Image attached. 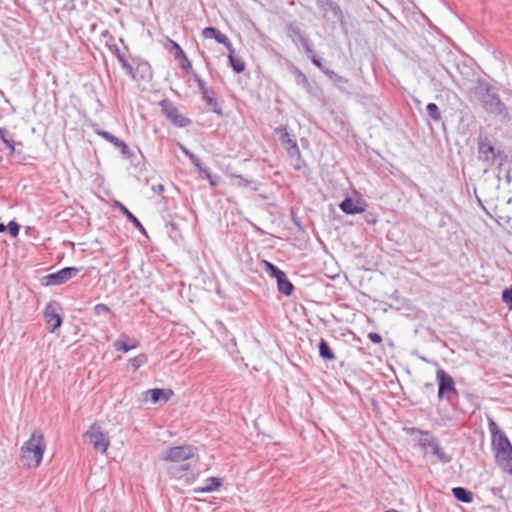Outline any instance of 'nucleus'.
Here are the masks:
<instances>
[{
    "instance_id": "obj_38",
    "label": "nucleus",
    "mask_w": 512,
    "mask_h": 512,
    "mask_svg": "<svg viewBox=\"0 0 512 512\" xmlns=\"http://www.w3.org/2000/svg\"><path fill=\"white\" fill-rule=\"evenodd\" d=\"M169 43L171 44L170 52L173 53L174 58L176 60H178L180 58H184L185 52L183 51L181 46L173 40H169Z\"/></svg>"
},
{
    "instance_id": "obj_25",
    "label": "nucleus",
    "mask_w": 512,
    "mask_h": 512,
    "mask_svg": "<svg viewBox=\"0 0 512 512\" xmlns=\"http://www.w3.org/2000/svg\"><path fill=\"white\" fill-rule=\"evenodd\" d=\"M136 80H150L152 78L151 66L147 61L140 60L135 68Z\"/></svg>"
},
{
    "instance_id": "obj_54",
    "label": "nucleus",
    "mask_w": 512,
    "mask_h": 512,
    "mask_svg": "<svg viewBox=\"0 0 512 512\" xmlns=\"http://www.w3.org/2000/svg\"><path fill=\"white\" fill-rule=\"evenodd\" d=\"M188 158L194 166H198L200 159L194 153H191Z\"/></svg>"
},
{
    "instance_id": "obj_34",
    "label": "nucleus",
    "mask_w": 512,
    "mask_h": 512,
    "mask_svg": "<svg viewBox=\"0 0 512 512\" xmlns=\"http://www.w3.org/2000/svg\"><path fill=\"white\" fill-rule=\"evenodd\" d=\"M322 73H324L331 81H333L335 84L345 83L347 84L349 81L348 79L344 78L343 76L339 75L335 71L323 66V69H320Z\"/></svg>"
},
{
    "instance_id": "obj_22",
    "label": "nucleus",
    "mask_w": 512,
    "mask_h": 512,
    "mask_svg": "<svg viewBox=\"0 0 512 512\" xmlns=\"http://www.w3.org/2000/svg\"><path fill=\"white\" fill-rule=\"evenodd\" d=\"M276 283L279 293L285 296L292 295L295 288L293 283L288 279L286 273H283L279 278H277Z\"/></svg>"
},
{
    "instance_id": "obj_44",
    "label": "nucleus",
    "mask_w": 512,
    "mask_h": 512,
    "mask_svg": "<svg viewBox=\"0 0 512 512\" xmlns=\"http://www.w3.org/2000/svg\"><path fill=\"white\" fill-rule=\"evenodd\" d=\"M192 76H193L194 81L197 83V86L201 93L204 92L205 89L210 88L209 86H207L206 82L196 72H193Z\"/></svg>"
},
{
    "instance_id": "obj_9",
    "label": "nucleus",
    "mask_w": 512,
    "mask_h": 512,
    "mask_svg": "<svg viewBox=\"0 0 512 512\" xmlns=\"http://www.w3.org/2000/svg\"><path fill=\"white\" fill-rule=\"evenodd\" d=\"M79 272H80V268H78V267H74V266L64 267L56 272L49 273V274L45 275L44 277H42L41 284L43 286L62 285L64 283L68 282L69 280H71L72 278L76 277Z\"/></svg>"
},
{
    "instance_id": "obj_48",
    "label": "nucleus",
    "mask_w": 512,
    "mask_h": 512,
    "mask_svg": "<svg viewBox=\"0 0 512 512\" xmlns=\"http://www.w3.org/2000/svg\"><path fill=\"white\" fill-rule=\"evenodd\" d=\"M182 63H181V68L185 71H189L192 69V63L191 61L188 59L187 55L185 54L184 55V58H180L179 59Z\"/></svg>"
},
{
    "instance_id": "obj_12",
    "label": "nucleus",
    "mask_w": 512,
    "mask_h": 512,
    "mask_svg": "<svg viewBox=\"0 0 512 512\" xmlns=\"http://www.w3.org/2000/svg\"><path fill=\"white\" fill-rule=\"evenodd\" d=\"M173 395V390L169 388L148 389L141 394L143 402L150 401L152 404H165L171 399Z\"/></svg>"
},
{
    "instance_id": "obj_35",
    "label": "nucleus",
    "mask_w": 512,
    "mask_h": 512,
    "mask_svg": "<svg viewBox=\"0 0 512 512\" xmlns=\"http://www.w3.org/2000/svg\"><path fill=\"white\" fill-rule=\"evenodd\" d=\"M128 362L135 372L148 362V357L145 353H140L137 356L130 358Z\"/></svg>"
},
{
    "instance_id": "obj_59",
    "label": "nucleus",
    "mask_w": 512,
    "mask_h": 512,
    "mask_svg": "<svg viewBox=\"0 0 512 512\" xmlns=\"http://www.w3.org/2000/svg\"><path fill=\"white\" fill-rule=\"evenodd\" d=\"M426 387L433 388V384L432 383H427Z\"/></svg>"
},
{
    "instance_id": "obj_47",
    "label": "nucleus",
    "mask_w": 512,
    "mask_h": 512,
    "mask_svg": "<svg viewBox=\"0 0 512 512\" xmlns=\"http://www.w3.org/2000/svg\"><path fill=\"white\" fill-rule=\"evenodd\" d=\"M291 220L293 224L298 228V230L304 231L300 218L296 215V213L293 210H291Z\"/></svg>"
},
{
    "instance_id": "obj_3",
    "label": "nucleus",
    "mask_w": 512,
    "mask_h": 512,
    "mask_svg": "<svg viewBox=\"0 0 512 512\" xmlns=\"http://www.w3.org/2000/svg\"><path fill=\"white\" fill-rule=\"evenodd\" d=\"M409 434H420L418 439V445L421 449H430V454L435 458V461L446 465L452 461V456L446 453L443 447H441L439 439L436 436L430 434L428 430H421L416 427L408 428Z\"/></svg>"
},
{
    "instance_id": "obj_57",
    "label": "nucleus",
    "mask_w": 512,
    "mask_h": 512,
    "mask_svg": "<svg viewBox=\"0 0 512 512\" xmlns=\"http://www.w3.org/2000/svg\"><path fill=\"white\" fill-rule=\"evenodd\" d=\"M7 230V225H5L4 223L0 222V233H3Z\"/></svg>"
},
{
    "instance_id": "obj_37",
    "label": "nucleus",
    "mask_w": 512,
    "mask_h": 512,
    "mask_svg": "<svg viewBox=\"0 0 512 512\" xmlns=\"http://www.w3.org/2000/svg\"><path fill=\"white\" fill-rule=\"evenodd\" d=\"M92 311L95 316H107L110 314L113 315L111 309L106 304L103 303L96 304L93 307Z\"/></svg>"
},
{
    "instance_id": "obj_33",
    "label": "nucleus",
    "mask_w": 512,
    "mask_h": 512,
    "mask_svg": "<svg viewBox=\"0 0 512 512\" xmlns=\"http://www.w3.org/2000/svg\"><path fill=\"white\" fill-rule=\"evenodd\" d=\"M262 266L265 272L275 280L279 278L283 273H285L283 270H281L279 267H277L275 264L271 263L268 260H262Z\"/></svg>"
},
{
    "instance_id": "obj_20",
    "label": "nucleus",
    "mask_w": 512,
    "mask_h": 512,
    "mask_svg": "<svg viewBox=\"0 0 512 512\" xmlns=\"http://www.w3.org/2000/svg\"><path fill=\"white\" fill-rule=\"evenodd\" d=\"M223 479L220 477H208L205 479V486L195 487L193 491L197 494L212 493L222 486Z\"/></svg>"
},
{
    "instance_id": "obj_11",
    "label": "nucleus",
    "mask_w": 512,
    "mask_h": 512,
    "mask_svg": "<svg viewBox=\"0 0 512 512\" xmlns=\"http://www.w3.org/2000/svg\"><path fill=\"white\" fill-rule=\"evenodd\" d=\"M194 456L193 449L189 445L175 446L165 451L163 460L172 463H183Z\"/></svg>"
},
{
    "instance_id": "obj_58",
    "label": "nucleus",
    "mask_w": 512,
    "mask_h": 512,
    "mask_svg": "<svg viewBox=\"0 0 512 512\" xmlns=\"http://www.w3.org/2000/svg\"><path fill=\"white\" fill-rule=\"evenodd\" d=\"M41 5L47 4L50 0H38Z\"/></svg>"
},
{
    "instance_id": "obj_56",
    "label": "nucleus",
    "mask_w": 512,
    "mask_h": 512,
    "mask_svg": "<svg viewBox=\"0 0 512 512\" xmlns=\"http://www.w3.org/2000/svg\"><path fill=\"white\" fill-rule=\"evenodd\" d=\"M64 8L67 10H71L75 8V0H68L67 3L64 5Z\"/></svg>"
},
{
    "instance_id": "obj_10",
    "label": "nucleus",
    "mask_w": 512,
    "mask_h": 512,
    "mask_svg": "<svg viewBox=\"0 0 512 512\" xmlns=\"http://www.w3.org/2000/svg\"><path fill=\"white\" fill-rule=\"evenodd\" d=\"M85 436L88 437L89 442L92 444L95 451L100 453H106L109 447V438L106 433L102 431L99 424L93 423Z\"/></svg>"
},
{
    "instance_id": "obj_36",
    "label": "nucleus",
    "mask_w": 512,
    "mask_h": 512,
    "mask_svg": "<svg viewBox=\"0 0 512 512\" xmlns=\"http://www.w3.org/2000/svg\"><path fill=\"white\" fill-rule=\"evenodd\" d=\"M426 111H427V114L429 115V117L434 122H440L441 121L442 116H441V112H440L439 107L437 106V104H435L433 102L428 103L427 106H426Z\"/></svg>"
},
{
    "instance_id": "obj_43",
    "label": "nucleus",
    "mask_w": 512,
    "mask_h": 512,
    "mask_svg": "<svg viewBox=\"0 0 512 512\" xmlns=\"http://www.w3.org/2000/svg\"><path fill=\"white\" fill-rule=\"evenodd\" d=\"M231 177L238 180L237 185L239 187H249L252 184H256L253 180H248L244 176L239 175V174H232Z\"/></svg>"
},
{
    "instance_id": "obj_19",
    "label": "nucleus",
    "mask_w": 512,
    "mask_h": 512,
    "mask_svg": "<svg viewBox=\"0 0 512 512\" xmlns=\"http://www.w3.org/2000/svg\"><path fill=\"white\" fill-rule=\"evenodd\" d=\"M114 207H116L141 234L147 235L145 227L123 203L120 201H114Z\"/></svg>"
},
{
    "instance_id": "obj_27",
    "label": "nucleus",
    "mask_w": 512,
    "mask_h": 512,
    "mask_svg": "<svg viewBox=\"0 0 512 512\" xmlns=\"http://www.w3.org/2000/svg\"><path fill=\"white\" fill-rule=\"evenodd\" d=\"M0 139L8 150L9 155H13L15 153V140L13 134L10 133L7 128L0 127Z\"/></svg>"
},
{
    "instance_id": "obj_45",
    "label": "nucleus",
    "mask_w": 512,
    "mask_h": 512,
    "mask_svg": "<svg viewBox=\"0 0 512 512\" xmlns=\"http://www.w3.org/2000/svg\"><path fill=\"white\" fill-rule=\"evenodd\" d=\"M292 166L294 170L301 171L303 168L306 167V163L300 155L299 158H295V162L292 164Z\"/></svg>"
},
{
    "instance_id": "obj_51",
    "label": "nucleus",
    "mask_w": 512,
    "mask_h": 512,
    "mask_svg": "<svg viewBox=\"0 0 512 512\" xmlns=\"http://www.w3.org/2000/svg\"><path fill=\"white\" fill-rule=\"evenodd\" d=\"M222 45H224L225 48L228 50V55H231V51L235 52V49L228 37L226 38V42L222 43Z\"/></svg>"
},
{
    "instance_id": "obj_41",
    "label": "nucleus",
    "mask_w": 512,
    "mask_h": 512,
    "mask_svg": "<svg viewBox=\"0 0 512 512\" xmlns=\"http://www.w3.org/2000/svg\"><path fill=\"white\" fill-rule=\"evenodd\" d=\"M121 64V67L125 70L126 74L132 79V80H136V73H135V69L133 68V66L128 62V60H124L122 61Z\"/></svg>"
},
{
    "instance_id": "obj_42",
    "label": "nucleus",
    "mask_w": 512,
    "mask_h": 512,
    "mask_svg": "<svg viewBox=\"0 0 512 512\" xmlns=\"http://www.w3.org/2000/svg\"><path fill=\"white\" fill-rule=\"evenodd\" d=\"M286 151H287V154L289 155V157L293 158V159L299 158V156L301 155V152H300L297 142L292 143L291 146H287Z\"/></svg>"
},
{
    "instance_id": "obj_24",
    "label": "nucleus",
    "mask_w": 512,
    "mask_h": 512,
    "mask_svg": "<svg viewBox=\"0 0 512 512\" xmlns=\"http://www.w3.org/2000/svg\"><path fill=\"white\" fill-rule=\"evenodd\" d=\"M317 346H318L319 356L323 360L334 361L336 359L335 353L331 349L329 343L324 338L320 339Z\"/></svg>"
},
{
    "instance_id": "obj_53",
    "label": "nucleus",
    "mask_w": 512,
    "mask_h": 512,
    "mask_svg": "<svg viewBox=\"0 0 512 512\" xmlns=\"http://www.w3.org/2000/svg\"><path fill=\"white\" fill-rule=\"evenodd\" d=\"M152 190L157 193V194H161L164 192L165 188H164V185L162 184H157L155 186H152Z\"/></svg>"
},
{
    "instance_id": "obj_46",
    "label": "nucleus",
    "mask_w": 512,
    "mask_h": 512,
    "mask_svg": "<svg viewBox=\"0 0 512 512\" xmlns=\"http://www.w3.org/2000/svg\"><path fill=\"white\" fill-rule=\"evenodd\" d=\"M367 338L374 344H380L382 342V336L376 332H370Z\"/></svg>"
},
{
    "instance_id": "obj_5",
    "label": "nucleus",
    "mask_w": 512,
    "mask_h": 512,
    "mask_svg": "<svg viewBox=\"0 0 512 512\" xmlns=\"http://www.w3.org/2000/svg\"><path fill=\"white\" fill-rule=\"evenodd\" d=\"M46 449L44 436L38 429L34 430L30 438L23 444L21 451L24 459H33L34 466L38 467L43 459Z\"/></svg>"
},
{
    "instance_id": "obj_32",
    "label": "nucleus",
    "mask_w": 512,
    "mask_h": 512,
    "mask_svg": "<svg viewBox=\"0 0 512 512\" xmlns=\"http://www.w3.org/2000/svg\"><path fill=\"white\" fill-rule=\"evenodd\" d=\"M275 133L279 136V140L285 148L296 143V140L290 135L286 126H279L275 129Z\"/></svg>"
},
{
    "instance_id": "obj_17",
    "label": "nucleus",
    "mask_w": 512,
    "mask_h": 512,
    "mask_svg": "<svg viewBox=\"0 0 512 512\" xmlns=\"http://www.w3.org/2000/svg\"><path fill=\"white\" fill-rule=\"evenodd\" d=\"M365 204L355 201L351 197H345L339 204L340 209L347 215H356L365 211Z\"/></svg>"
},
{
    "instance_id": "obj_39",
    "label": "nucleus",
    "mask_w": 512,
    "mask_h": 512,
    "mask_svg": "<svg viewBox=\"0 0 512 512\" xmlns=\"http://www.w3.org/2000/svg\"><path fill=\"white\" fill-rule=\"evenodd\" d=\"M12 237H17L20 232V225L15 221L11 220L7 224V230Z\"/></svg>"
},
{
    "instance_id": "obj_14",
    "label": "nucleus",
    "mask_w": 512,
    "mask_h": 512,
    "mask_svg": "<svg viewBox=\"0 0 512 512\" xmlns=\"http://www.w3.org/2000/svg\"><path fill=\"white\" fill-rule=\"evenodd\" d=\"M96 133L104 138L106 141L113 144L116 148L120 150L121 155L125 159H132L135 157V153L128 147V145L118 137L114 136L108 131L105 130H96Z\"/></svg>"
},
{
    "instance_id": "obj_28",
    "label": "nucleus",
    "mask_w": 512,
    "mask_h": 512,
    "mask_svg": "<svg viewBox=\"0 0 512 512\" xmlns=\"http://www.w3.org/2000/svg\"><path fill=\"white\" fill-rule=\"evenodd\" d=\"M128 337L125 334H122L117 340L114 341L113 346L117 351H121L123 353L129 352L135 349L138 346V343L135 342L133 344H129L127 342Z\"/></svg>"
},
{
    "instance_id": "obj_1",
    "label": "nucleus",
    "mask_w": 512,
    "mask_h": 512,
    "mask_svg": "<svg viewBox=\"0 0 512 512\" xmlns=\"http://www.w3.org/2000/svg\"><path fill=\"white\" fill-rule=\"evenodd\" d=\"M488 429L497 465L502 471L512 474V444L509 438L491 417H488Z\"/></svg>"
},
{
    "instance_id": "obj_4",
    "label": "nucleus",
    "mask_w": 512,
    "mask_h": 512,
    "mask_svg": "<svg viewBox=\"0 0 512 512\" xmlns=\"http://www.w3.org/2000/svg\"><path fill=\"white\" fill-rule=\"evenodd\" d=\"M316 6L322 12V17L326 22L339 24L342 32L347 33L345 13L338 2L334 0H316Z\"/></svg>"
},
{
    "instance_id": "obj_50",
    "label": "nucleus",
    "mask_w": 512,
    "mask_h": 512,
    "mask_svg": "<svg viewBox=\"0 0 512 512\" xmlns=\"http://www.w3.org/2000/svg\"><path fill=\"white\" fill-rule=\"evenodd\" d=\"M203 176H204L206 179H208V180H209V182H210V184H211L212 186H217L218 182H217V180H215V179L213 178V176H212V174H211L210 169H208V170H207V173H204V174H203Z\"/></svg>"
},
{
    "instance_id": "obj_60",
    "label": "nucleus",
    "mask_w": 512,
    "mask_h": 512,
    "mask_svg": "<svg viewBox=\"0 0 512 512\" xmlns=\"http://www.w3.org/2000/svg\"><path fill=\"white\" fill-rule=\"evenodd\" d=\"M367 222H369V223H375V222H376V220H375V219H373V220H367Z\"/></svg>"
},
{
    "instance_id": "obj_23",
    "label": "nucleus",
    "mask_w": 512,
    "mask_h": 512,
    "mask_svg": "<svg viewBox=\"0 0 512 512\" xmlns=\"http://www.w3.org/2000/svg\"><path fill=\"white\" fill-rule=\"evenodd\" d=\"M302 47H303L307 57L313 63V65H315L319 70L323 69L324 65L322 63V59L315 53L311 40L304 41V43L302 44Z\"/></svg>"
},
{
    "instance_id": "obj_31",
    "label": "nucleus",
    "mask_w": 512,
    "mask_h": 512,
    "mask_svg": "<svg viewBox=\"0 0 512 512\" xmlns=\"http://www.w3.org/2000/svg\"><path fill=\"white\" fill-rule=\"evenodd\" d=\"M292 73L295 76L297 85H301L308 93H311L312 85L310 84L307 76L297 67H293Z\"/></svg>"
},
{
    "instance_id": "obj_21",
    "label": "nucleus",
    "mask_w": 512,
    "mask_h": 512,
    "mask_svg": "<svg viewBox=\"0 0 512 512\" xmlns=\"http://www.w3.org/2000/svg\"><path fill=\"white\" fill-rule=\"evenodd\" d=\"M452 495L457 501L465 504H470L474 500V494L467 488L460 486L452 488Z\"/></svg>"
},
{
    "instance_id": "obj_15",
    "label": "nucleus",
    "mask_w": 512,
    "mask_h": 512,
    "mask_svg": "<svg viewBox=\"0 0 512 512\" xmlns=\"http://www.w3.org/2000/svg\"><path fill=\"white\" fill-rule=\"evenodd\" d=\"M285 31L286 36L290 38L295 45L298 43L302 45L304 41L310 40L309 37L304 32H302L299 24L295 21L286 23Z\"/></svg>"
},
{
    "instance_id": "obj_61",
    "label": "nucleus",
    "mask_w": 512,
    "mask_h": 512,
    "mask_svg": "<svg viewBox=\"0 0 512 512\" xmlns=\"http://www.w3.org/2000/svg\"><path fill=\"white\" fill-rule=\"evenodd\" d=\"M100 512H106V511H104V510H101Z\"/></svg>"
},
{
    "instance_id": "obj_6",
    "label": "nucleus",
    "mask_w": 512,
    "mask_h": 512,
    "mask_svg": "<svg viewBox=\"0 0 512 512\" xmlns=\"http://www.w3.org/2000/svg\"><path fill=\"white\" fill-rule=\"evenodd\" d=\"M436 381L438 384V399L450 401L459 396L453 377L443 368L436 371Z\"/></svg>"
},
{
    "instance_id": "obj_18",
    "label": "nucleus",
    "mask_w": 512,
    "mask_h": 512,
    "mask_svg": "<svg viewBox=\"0 0 512 512\" xmlns=\"http://www.w3.org/2000/svg\"><path fill=\"white\" fill-rule=\"evenodd\" d=\"M202 94V99L206 103V105L209 107L210 111L217 114L218 116L223 115L222 107L216 98V93L213 90V88L205 89Z\"/></svg>"
},
{
    "instance_id": "obj_7",
    "label": "nucleus",
    "mask_w": 512,
    "mask_h": 512,
    "mask_svg": "<svg viewBox=\"0 0 512 512\" xmlns=\"http://www.w3.org/2000/svg\"><path fill=\"white\" fill-rule=\"evenodd\" d=\"M479 160L492 164L497 158H502L504 152L496 148L488 135H480L477 141Z\"/></svg>"
},
{
    "instance_id": "obj_55",
    "label": "nucleus",
    "mask_w": 512,
    "mask_h": 512,
    "mask_svg": "<svg viewBox=\"0 0 512 512\" xmlns=\"http://www.w3.org/2000/svg\"><path fill=\"white\" fill-rule=\"evenodd\" d=\"M178 147L179 149L182 151V153L185 155V156H189L192 152L187 148L185 147L183 144L181 143H178Z\"/></svg>"
},
{
    "instance_id": "obj_30",
    "label": "nucleus",
    "mask_w": 512,
    "mask_h": 512,
    "mask_svg": "<svg viewBox=\"0 0 512 512\" xmlns=\"http://www.w3.org/2000/svg\"><path fill=\"white\" fill-rule=\"evenodd\" d=\"M228 62L229 66L236 74H240L245 71L246 64L244 60L236 56L235 52L231 51V55H228Z\"/></svg>"
},
{
    "instance_id": "obj_2",
    "label": "nucleus",
    "mask_w": 512,
    "mask_h": 512,
    "mask_svg": "<svg viewBox=\"0 0 512 512\" xmlns=\"http://www.w3.org/2000/svg\"><path fill=\"white\" fill-rule=\"evenodd\" d=\"M474 94L488 113L503 115L506 106L501 101L497 89L485 80H478L474 87Z\"/></svg>"
},
{
    "instance_id": "obj_26",
    "label": "nucleus",
    "mask_w": 512,
    "mask_h": 512,
    "mask_svg": "<svg viewBox=\"0 0 512 512\" xmlns=\"http://www.w3.org/2000/svg\"><path fill=\"white\" fill-rule=\"evenodd\" d=\"M202 36L207 39H214L219 44L225 43L227 38V35L212 26L204 28L202 30Z\"/></svg>"
},
{
    "instance_id": "obj_52",
    "label": "nucleus",
    "mask_w": 512,
    "mask_h": 512,
    "mask_svg": "<svg viewBox=\"0 0 512 512\" xmlns=\"http://www.w3.org/2000/svg\"><path fill=\"white\" fill-rule=\"evenodd\" d=\"M197 168V170L199 171V173H201L202 175L204 173H207V170L209 169L208 167H206L202 162L201 160L198 162V166H195Z\"/></svg>"
},
{
    "instance_id": "obj_49",
    "label": "nucleus",
    "mask_w": 512,
    "mask_h": 512,
    "mask_svg": "<svg viewBox=\"0 0 512 512\" xmlns=\"http://www.w3.org/2000/svg\"><path fill=\"white\" fill-rule=\"evenodd\" d=\"M111 50L120 63H122V61L126 60V57L121 53V51L117 45H113Z\"/></svg>"
},
{
    "instance_id": "obj_40",
    "label": "nucleus",
    "mask_w": 512,
    "mask_h": 512,
    "mask_svg": "<svg viewBox=\"0 0 512 512\" xmlns=\"http://www.w3.org/2000/svg\"><path fill=\"white\" fill-rule=\"evenodd\" d=\"M502 300L510 310H512V286L505 288L502 292Z\"/></svg>"
},
{
    "instance_id": "obj_8",
    "label": "nucleus",
    "mask_w": 512,
    "mask_h": 512,
    "mask_svg": "<svg viewBox=\"0 0 512 512\" xmlns=\"http://www.w3.org/2000/svg\"><path fill=\"white\" fill-rule=\"evenodd\" d=\"M163 115L176 127L185 128L192 124V121L180 113L178 107L169 99L159 103Z\"/></svg>"
},
{
    "instance_id": "obj_16",
    "label": "nucleus",
    "mask_w": 512,
    "mask_h": 512,
    "mask_svg": "<svg viewBox=\"0 0 512 512\" xmlns=\"http://www.w3.org/2000/svg\"><path fill=\"white\" fill-rule=\"evenodd\" d=\"M217 332L219 335L220 340L223 342L225 348L230 352L233 353L236 350L237 343L234 335L227 329V327L220 322L217 325Z\"/></svg>"
},
{
    "instance_id": "obj_13",
    "label": "nucleus",
    "mask_w": 512,
    "mask_h": 512,
    "mask_svg": "<svg viewBox=\"0 0 512 512\" xmlns=\"http://www.w3.org/2000/svg\"><path fill=\"white\" fill-rule=\"evenodd\" d=\"M56 306V302L50 301L44 309V317L51 333L59 329L63 322V317L57 312Z\"/></svg>"
},
{
    "instance_id": "obj_29",
    "label": "nucleus",
    "mask_w": 512,
    "mask_h": 512,
    "mask_svg": "<svg viewBox=\"0 0 512 512\" xmlns=\"http://www.w3.org/2000/svg\"><path fill=\"white\" fill-rule=\"evenodd\" d=\"M189 469H190L189 464L173 463L169 466L168 473L173 478L181 479Z\"/></svg>"
}]
</instances>
